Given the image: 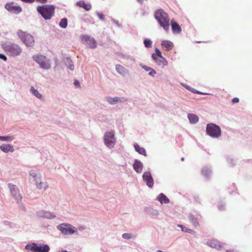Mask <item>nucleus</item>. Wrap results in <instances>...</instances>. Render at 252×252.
Segmentation results:
<instances>
[{
  "instance_id": "nucleus-23",
  "label": "nucleus",
  "mask_w": 252,
  "mask_h": 252,
  "mask_svg": "<svg viewBox=\"0 0 252 252\" xmlns=\"http://www.w3.org/2000/svg\"><path fill=\"white\" fill-rule=\"evenodd\" d=\"M157 199L161 203H168L169 202V199L163 193H160L158 196Z\"/></svg>"
},
{
  "instance_id": "nucleus-30",
  "label": "nucleus",
  "mask_w": 252,
  "mask_h": 252,
  "mask_svg": "<svg viewBox=\"0 0 252 252\" xmlns=\"http://www.w3.org/2000/svg\"><path fill=\"white\" fill-rule=\"evenodd\" d=\"M65 63L67 65V67L71 70H74V65L72 63V62L69 59H67L65 61Z\"/></svg>"
},
{
  "instance_id": "nucleus-31",
  "label": "nucleus",
  "mask_w": 252,
  "mask_h": 252,
  "mask_svg": "<svg viewBox=\"0 0 252 252\" xmlns=\"http://www.w3.org/2000/svg\"><path fill=\"white\" fill-rule=\"evenodd\" d=\"M14 139V137L13 136H0V141H11Z\"/></svg>"
},
{
  "instance_id": "nucleus-14",
  "label": "nucleus",
  "mask_w": 252,
  "mask_h": 252,
  "mask_svg": "<svg viewBox=\"0 0 252 252\" xmlns=\"http://www.w3.org/2000/svg\"><path fill=\"white\" fill-rule=\"evenodd\" d=\"M82 39L87 43L90 48H94L96 47V42L94 38L88 35H84L83 36Z\"/></svg>"
},
{
  "instance_id": "nucleus-8",
  "label": "nucleus",
  "mask_w": 252,
  "mask_h": 252,
  "mask_svg": "<svg viewBox=\"0 0 252 252\" xmlns=\"http://www.w3.org/2000/svg\"><path fill=\"white\" fill-rule=\"evenodd\" d=\"M35 61L44 69H48L51 67L49 60L45 56L42 55H35L33 57Z\"/></svg>"
},
{
  "instance_id": "nucleus-38",
  "label": "nucleus",
  "mask_w": 252,
  "mask_h": 252,
  "mask_svg": "<svg viewBox=\"0 0 252 252\" xmlns=\"http://www.w3.org/2000/svg\"><path fill=\"white\" fill-rule=\"evenodd\" d=\"M142 68L147 71H150V70L152 69V68L146 65H142Z\"/></svg>"
},
{
  "instance_id": "nucleus-3",
  "label": "nucleus",
  "mask_w": 252,
  "mask_h": 252,
  "mask_svg": "<svg viewBox=\"0 0 252 252\" xmlns=\"http://www.w3.org/2000/svg\"><path fill=\"white\" fill-rule=\"evenodd\" d=\"M55 7L52 5H45L37 8V11L46 20L50 19L54 13Z\"/></svg>"
},
{
  "instance_id": "nucleus-35",
  "label": "nucleus",
  "mask_w": 252,
  "mask_h": 252,
  "mask_svg": "<svg viewBox=\"0 0 252 252\" xmlns=\"http://www.w3.org/2000/svg\"><path fill=\"white\" fill-rule=\"evenodd\" d=\"M122 237L123 238L126 239H129L131 238V234L129 233H124L122 235Z\"/></svg>"
},
{
  "instance_id": "nucleus-28",
  "label": "nucleus",
  "mask_w": 252,
  "mask_h": 252,
  "mask_svg": "<svg viewBox=\"0 0 252 252\" xmlns=\"http://www.w3.org/2000/svg\"><path fill=\"white\" fill-rule=\"evenodd\" d=\"M107 100L111 104H114L121 101L120 98L118 97L114 98L109 97L107 98Z\"/></svg>"
},
{
  "instance_id": "nucleus-17",
  "label": "nucleus",
  "mask_w": 252,
  "mask_h": 252,
  "mask_svg": "<svg viewBox=\"0 0 252 252\" xmlns=\"http://www.w3.org/2000/svg\"><path fill=\"white\" fill-rule=\"evenodd\" d=\"M0 149L4 153L13 152L14 151L13 146L10 144H2L0 146Z\"/></svg>"
},
{
  "instance_id": "nucleus-42",
  "label": "nucleus",
  "mask_w": 252,
  "mask_h": 252,
  "mask_svg": "<svg viewBox=\"0 0 252 252\" xmlns=\"http://www.w3.org/2000/svg\"><path fill=\"white\" fill-rule=\"evenodd\" d=\"M36 1L41 3H45L47 2V0H36Z\"/></svg>"
},
{
  "instance_id": "nucleus-39",
  "label": "nucleus",
  "mask_w": 252,
  "mask_h": 252,
  "mask_svg": "<svg viewBox=\"0 0 252 252\" xmlns=\"http://www.w3.org/2000/svg\"><path fill=\"white\" fill-rule=\"evenodd\" d=\"M0 59L3 60L4 61H6L7 60V57L2 54H0Z\"/></svg>"
},
{
  "instance_id": "nucleus-37",
  "label": "nucleus",
  "mask_w": 252,
  "mask_h": 252,
  "mask_svg": "<svg viewBox=\"0 0 252 252\" xmlns=\"http://www.w3.org/2000/svg\"><path fill=\"white\" fill-rule=\"evenodd\" d=\"M156 74V71L152 68L150 70V72L149 73V74L152 76H154Z\"/></svg>"
},
{
  "instance_id": "nucleus-20",
  "label": "nucleus",
  "mask_w": 252,
  "mask_h": 252,
  "mask_svg": "<svg viewBox=\"0 0 252 252\" xmlns=\"http://www.w3.org/2000/svg\"><path fill=\"white\" fill-rule=\"evenodd\" d=\"M171 25L172 30L173 32L180 33L181 32V28L177 22L172 20Z\"/></svg>"
},
{
  "instance_id": "nucleus-2",
  "label": "nucleus",
  "mask_w": 252,
  "mask_h": 252,
  "mask_svg": "<svg viewBox=\"0 0 252 252\" xmlns=\"http://www.w3.org/2000/svg\"><path fill=\"white\" fill-rule=\"evenodd\" d=\"M2 47L5 52L13 57L20 56L23 51L20 45L10 42L3 43Z\"/></svg>"
},
{
  "instance_id": "nucleus-32",
  "label": "nucleus",
  "mask_w": 252,
  "mask_h": 252,
  "mask_svg": "<svg viewBox=\"0 0 252 252\" xmlns=\"http://www.w3.org/2000/svg\"><path fill=\"white\" fill-rule=\"evenodd\" d=\"M67 25V21L66 18L62 19L60 22V26L62 28H65Z\"/></svg>"
},
{
  "instance_id": "nucleus-4",
  "label": "nucleus",
  "mask_w": 252,
  "mask_h": 252,
  "mask_svg": "<svg viewBox=\"0 0 252 252\" xmlns=\"http://www.w3.org/2000/svg\"><path fill=\"white\" fill-rule=\"evenodd\" d=\"M30 175L33 178L35 184L38 189H46L48 188V185L47 182H42L41 175L40 173L32 170L30 171Z\"/></svg>"
},
{
  "instance_id": "nucleus-27",
  "label": "nucleus",
  "mask_w": 252,
  "mask_h": 252,
  "mask_svg": "<svg viewBox=\"0 0 252 252\" xmlns=\"http://www.w3.org/2000/svg\"><path fill=\"white\" fill-rule=\"evenodd\" d=\"M189 219L190 222L192 223V224L195 226L197 227L198 226L199 223L198 222L197 219L195 218L194 216L191 214H190L189 216Z\"/></svg>"
},
{
  "instance_id": "nucleus-12",
  "label": "nucleus",
  "mask_w": 252,
  "mask_h": 252,
  "mask_svg": "<svg viewBox=\"0 0 252 252\" xmlns=\"http://www.w3.org/2000/svg\"><path fill=\"white\" fill-rule=\"evenodd\" d=\"M5 7L9 11L14 13H19L21 11V8L13 2L6 4Z\"/></svg>"
},
{
  "instance_id": "nucleus-21",
  "label": "nucleus",
  "mask_w": 252,
  "mask_h": 252,
  "mask_svg": "<svg viewBox=\"0 0 252 252\" xmlns=\"http://www.w3.org/2000/svg\"><path fill=\"white\" fill-rule=\"evenodd\" d=\"M76 5L80 7H83L87 11L89 10L92 7L90 3H85L84 1H79L77 2Z\"/></svg>"
},
{
  "instance_id": "nucleus-24",
  "label": "nucleus",
  "mask_w": 252,
  "mask_h": 252,
  "mask_svg": "<svg viewBox=\"0 0 252 252\" xmlns=\"http://www.w3.org/2000/svg\"><path fill=\"white\" fill-rule=\"evenodd\" d=\"M30 92L37 98L39 99H42L43 98L42 95L40 94L37 90L35 89L33 86L31 87Z\"/></svg>"
},
{
  "instance_id": "nucleus-10",
  "label": "nucleus",
  "mask_w": 252,
  "mask_h": 252,
  "mask_svg": "<svg viewBox=\"0 0 252 252\" xmlns=\"http://www.w3.org/2000/svg\"><path fill=\"white\" fill-rule=\"evenodd\" d=\"M104 139L105 144L108 147L110 148L114 147L115 143V139L113 132H106L104 136Z\"/></svg>"
},
{
  "instance_id": "nucleus-19",
  "label": "nucleus",
  "mask_w": 252,
  "mask_h": 252,
  "mask_svg": "<svg viewBox=\"0 0 252 252\" xmlns=\"http://www.w3.org/2000/svg\"><path fill=\"white\" fill-rule=\"evenodd\" d=\"M116 70L118 73L123 76H125L128 73V70L120 64H117L116 65Z\"/></svg>"
},
{
  "instance_id": "nucleus-44",
  "label": "nucleus",
  "mask_w": 252,
  "mask_h": 252,
  "mask_svg": "<svg viewBox=\"0 0 252 252\" xmlns=\"http://www.w3.org/2000/svg\"><path fill=\"white\" fill-rule=\"evenodd\" d=\"M74 84L75 86L76 87H79L80 86V84H79V82L77 80H75L74 82Z\"/></svg>"
},
{
  "instance_id": "nucleus-13",
  "label": "nucleus",
  "mask_w": 252,
  "mask_h": 252,
  "mask_svg": "<svg viewBox=\"0 0 252 252\" xmlns=\"http://www.w3.org/2000/svg\"><path fill=\"white\" fill-rule=\"evenodd\" d=\"M8 187L13 196L17 200H21L22 199V197L19 194V191L17 187L15 185L10 184H8Z\"/></svg>"
},
{
  "instance_id": "nucleus-43",
  "label": "nucleus",
  "mask_w": 252,
  "mask_h": 252,
  "mask_svg": "<svg viewBox=\"0 0 252 252\" xmlns=\"http://www.w3.org/2000/svg\"><path fill=\"white\" fill-rule=\"evenodd\" d=\"M182 85L184 87H185V88H186L187 90H189V91L191 90V88L190 87H189V86H188L187 85H184V84H182Z\"/></svg>"
},
{
  "instance_id": "nucleus-9",
  "label": "nucleus",
  "mask_w": 252,
  "mask_h": 252,
  "mask_svg": "<svg viewBox=\"0 0 252 252\" xmlns=\"http://www.w3.org/2000/svg\"><path fill=\"white\" fill-rule=\"evenodd\" d=\"M206 132L212 137H218L220 135L221 130L219 126L214 124H209L207 126Z\"/></svg>"
},
{
  "instance_id": "nucleus-1",
  "label": "nucleus",
  "mask_w": 252,
  "mask_h": 252,
  "mask_svg": "<svg viewBox=\"0 0 252 252\" xmlns=\"http://www.w3.org/2000/svg\"><path fill=\"white\" fill-rule=\"evenodd\" d=\"M155 17L160 26L167 32L169 29V18L168 14L163 10L158 9L155 13Z\"/></svg>"
},
{
  "instance_id": "nucleus-41",
  "label": "nucleus",
  "mask_w": 252,
  "mask_h": 252,
  "mask_svg": "<svg viewBox=\"0 0 252 252\" xmlns=\"http://www.w3.org/2000/svg\"><path fill=\"white\" fill-rule=\"evenodd\" d=\"M97 16L99 17V18L102 20H104V15L102 14L101 13H98Z\"/></svg>"
},
{
  "instance_id": "nucleus-40",
  "label": "nucleus",
  "mask_w": 252,
  "mask_h": 252,
  "mask_svg": "<svg viewBox=\"0 0 252 252\" xmlns=\"http://www.w3.org/2000/svg\"><path fill=\"white\" fill-rule=\"evenodd\" d=\"M239 99L237 97H235V98H233L232 100V102L233 103H238V102H239Z\"/></svg>"
},
{
  "instance_id": "nucleus-33",
  "label": "nucleus",
  "mask_w": 252,
  "mask_h": 252,
  "mask_svg": "<svg viewBox=\"0 0 252 252\" xmlns=\"http://www.w3.org/2000/svg\"><path fill=\"white\" fill-rule=\"evenodd\" d=\"M152 41L150 39H145L144 41V44L146 48H150L152 46Z\"/></svg>"
},
{
  "instance_id": "nucleus-22",
  "label": "nucleus",
  "mask_w": 252,
  "mask_h": 252,
  "mask_svg": "<svg viewBox=\"0 0 252 252\" xmlns=\"http://www.w3.org/2000/svg\"><path fill=\"white\" fill-rule=\"evenodd\" d=\"M133 168L137 173H140L142 170V164L138 160H135L133 164Z\"/></svg>"
},
{
  "instance_id": "nucleus-26",
  "label": "nucleus",
  "mask_w": 252,
  "mask_h": 252,
  "mask_svg": "<svg viewBox=\"0 0 252 252\" xmlns=\"http://www.w3.org/2000/svg\"><path fill=\"white\" fill-rule=\"evenodd\" d=\"M188 118L191 123L195 124L198 121V117L194 114H190L188 115Z\"/></svg>"
},
{
  "instance_id": "nucleus-7",
  "label": "nucleus",
  "mask_w": 252,
  "mask_h": 252,
  "mask_svg": "<svg viewBox=\"0 0 252 252\" xmlns=\"http://www.w3.org/2000/svg\"><path fill=\"white\" fill-rule=\"evenodd\" d=\"M57 228L64 235H71L77 232V229L69 223H62L57 226Z\"/></svg>"
},
{
  "instance_id": "nucleus-45",
  "label": "nucleus",
  "mask_w": 252,
  "mask_h": 252,
  "mask_svg": "<svg viewBox=\"0 0 252 252\" xmlns=\"http://www.w3.org/2000/svg\"><path fill=\"white\" fill-rule=\"evenodd\" d=\"M181 160H182V161H184V158H181Z\"/></svg>"
},
{
  "instance_id": "nucleus-6",
  "label": "nucleus",
  "mask_w": 252,
  "mask_h": 252,
  "mask_svg": "<svg viewBox=\"0 0 252 252\" xmlns=\"http://www.w3.org/2000/svg\"><path fill=\"white\" fill-rule=\"evenodd\" d=\"M25 248L31 252H49L50 250L47 245H38L35 243L28 244Z\"/></svg>"
},
{
  "instance_id": "nucleus-5",
  "label": "nucleus",
  "mask_w": 252,
  "mask_h": 252,
  "mask_svg": "<svg viewBox=\"0 0 252 252\" xmlns=\"http://www.w3.org/2000/svg\"><path fill=\"white\" fill-rule=\"evenodd\" d=\"M17 35L27 46H32L34 45V40L31 34L20 30L17 32Z\"/></svg>"
},
{
  "instance_id": "nucleus-15",
  "label": "nucleus",
  "mask_w": 252,
  "mask_h": 252,
  "mask_svg": "<svg viewBox=\"0 0 252 252\" xmlns=\"http://www.w3.org/2000/svg\"><path fill=\"white\" fill-rule=\"evenodd\" d=\"M152 58L159 65L164 66L167 64V61L163 57L158 58L156 55L152 54Z\"/></svg>"
},
{
  "instance_id": "nucleus-18",
  "label": "nucleus",
  "mask_w": 252,
  "mask_h": 252,
  "mask_svg": "<svg viewBox=\"0 0 252 252\" xmlns=\"http://www.w3.org/2000/svg\"><path fill=\"white\" fill-rule=\"evenodd\" d=\"M162 47L166 51H170L173 47V44L168 40H163L161 44Z\"/></svg>"
},
{
  "instance_id": "nucleus-11",
  "label": "nucleus",
  "mask_w": 252,
  "mask_h": 252,
  "mask_svg": "<svg viewBox=\"0 0 252 252\" xmlns=\"http://www.w3.org/2000/svg\"><path fill=\"white\" fill-rule=\"evenodd\" d=\"M143 179L149 188H152L153 186L154 181L150 172H144L143 175Z\"/></svg>"
},
{
  "instance_id": "nucleus-34",
  "label": "nucleus",
  "mask_w": 252,
  "mask_h": 252,
  "mask_svg": "<svg viewBox=\"0 0 252 252\" xmlns=\"http://www.w3.org/2000/svg\"><path fill=\"white\" fill-rule=\"evenodd\" d=\"M156 53L154 54L156 55V57L158 58H162L163 57L161 55V52L158 49L156 48L155 50Z\"/></svg>"
},
{
  "instance_id": "nucleus-29",
  "label": "nucleus",
  "mask_w": 252,
  "mask_h": 252,
  "mask_svg": "<svg viewBox=\"0 0 252 252\" xmlns=\"http://www.w3.org/2000/svg\"><path fill=\"white\" fill-rule=\"evenodd\" d=\"M178 226L180 227L182 229V230L184 232H188L191 234H194L195 233L194 230L188 228L187 227L183 226V225L179 224L178 225Z\"/></svg>"
},
{
  "instance_id": "nucleus-16",
  "label": "nucleus",
  "mask_w": 252,
  "mask_h": 252,
  "mask_svg": "<svg viewBox=\"0 0 252 252\" xmlns=\"http://www.w3.org/2000/svg\"><path fill=\"white\" fill-rule=\"evenodd\" d=\"M207 245L211 248L220 249L222 248L221 243L217 240H210L207 242Z\"/></svg>"
},
{
  "instance_id": "nucleus-25",
  "label": "nucleus",
  "mask_w": 252,
  "mask_h": 252,
  "mask_svg": "<svg viewBox=\"0 0 252 252\" xmlns=\"http://www.w3.org/2000/svg\"><path fill=\"white\" fill-rule=\"evenodd\" d=\"M135 150L136 152H137L138 153H139L141 155H143L144 156L146 155V152L145 150V149L143 147H141L139 145L137 144H135L134 145Z\"/></svg>"
},
{
  "instance_id": "nucleus-36",
  "label": "nucleus",
  "mask_w": 252,
  "mask_h": 252,
  "mask_svg": "<svg viewBox=\"0 0 252 252\" xmlns=\"http://www.w3.org/2000/svg\"><path fill=\"white\" fill-rule=\"evenodd\" d=\"M44 216L48 218H54L55 217V215L50 213H46Z\"/></svg>"
}]
</instances>
